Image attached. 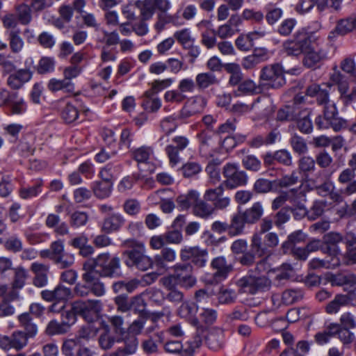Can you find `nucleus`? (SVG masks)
I'll return each mask as SVG.
<instances>
[{
	"label": "nucleus",
	"mask_w": 356,
	"mask_h": 356,
	"mask_svg": "<svg viewBox=\"0 0 356 356\" xmlns=\"http://www.w3.org/2000/svg\"><path fill=\"white\" fill-rule=\"evenodd\" d=\"M47 87L52 92L63 90L65 92L72 93L74 91V84L72 81L65 79H57L56 78L51 79L48 83Z\"/></svg>",
	"instance_id": "obj_26"
},
{
	"label": "nucleus",
	"mask_w": 356,
	"mask_h": 356,
	"mask_svg": "<svg viewBox=\"0 0 356 356\" xmlns=\"http://www.w3.org/2000/svg\"><path fill=\"white\" fill-rule=\"evenodd\" d=\"M205 99L201 96L191 97L179 111V118L187 119L202 112L205 106Z\"/></svg>",
	"instance_id": "obj_13"
},
{
	"label": "nucleus",
	"mask_w": 356,
	"mask_h": 356,
	"mask_svg": "<svg viewBox=\"0 0 356 356\" xmlns=\"http://www.w3.org/2000/svg\"><path fill=\"white\" fill-rule=\"evenodd\" d=\"M27 335L22 331H15L10 336L11 347L17 350L22 349L28 343Z\"/></svg>",
	"instance_id": "obj_43"
},
{
	"label": "nucleus",
	"mask_w": 356,
	"mask_h": 356,
	"mask_svg": "<svg viewBox=\"0 0 356 356\" xmlns=\"http://www.w3.org/2000/svg\"><path fill=\"white\" fill-rule=\"evenodd\" d=\"M323 115L330 121L331 127L334 131H339L346 126V121L337 116V108L333 102H328L324 106Z\"/></svg>",
	"instance_id": "obj_16"
},
{
	"label": "nucleus",
	"mask_w": 356,
	"mask_h": 356,
	"mask_svg": "<svg viewBox=\"0 0 356 356\" xmlns=\"http://www.w3.org/2000/svg\"><path fill=\"white\" fill-rule=\"evenodd\" d=\"M72 309L76 312L77 314L83 316L86 320H89L91 314L97 315L101 312L102 303L99 300L74 301L72 303Z\"/></svg>",
	"instance_id": "obj_9"
},
{
	"label": "nucleus",
	"mask_w": 356,
	"mask_h": 356,
	"mask_svg": "<svg viewBox=\"0 0 356 356\" xmlns=\"http://www.w3.org/2000/svg\"><path fill=\"white\" fill-rule=\"evenodd\" d=\"M131 157L138 163H147L154 156V149L143 145L131 151Z\"/></svg>",
	"instance_id": "obj_25"
},
{
	"label": "nucleus",
	"mask_w": 356,
	"mask_h": 356,
	"mask_svg": "<svg viewBox=\"0 0 356 356\" xmlns=\"http://www.w3.org/2000/svg\"><path fill=\"white\" fill-rule=\"evenodd\" d=\"M211 266L216 272L213 274V281L218 283L226 278L227 274L231 271V265L227 264L224 257H218L213 259Z\"/></svg>",
	"instance_id": "obj_20"
},
{
	"label": "nucleus",
	"mask_w": 356,
	"mask_h": 356,
	"mask_svg": "<svg viewBox=\"0 0 356 356\" xmlns=\"http://www.w3.org/2000/svg\"><path fill=\"white\" fill-rule=\"evenodd\" d=\"M98 333V328L94 325L87 324L82 326L78 331L76 339L78 341H89L94 339Z\"/></svg>",
	"instance_id": "obj_37"
},
{
	"label": "nucleus",
	"mask_w": 356,
	"mask_h": 356,
	"mask_svg": "<svg viewBox=\"0 0 356 356\" xmlns=\"http://www.w3.org/2000/svg\"><path fill=\"white\" fill-rule=\"evenodd\" d=\"M85 273L82 275L84 283L76 284L74 292L76 296L86 297L92 293L96 296H102L106 292V288L103 282L97 276V270L94 268H88V265L83 266Z\"/></svg>",
	"instance_id": "obj_1"
},
{
	"label": "nucleus",
	"mask_w": 356,
	"mask_h": 356,
	"mask_svg": "<svg viewBox=\"0 0 356 356\" xmlns=\"http://www.w3.org/2000/svg\"><path fill=\"white\" fill-rule=\"evenodd\" d=\"M222 175L225 178L224 185L229 189L245 186L248 177L245 172L239 169L237 163H227L223 167Z\"/></svg>",
	"instance_id": "obj_4"
},
{
	"label": "nucleus",
	"mask_w": 356,
	"mask_h": 356,
	"mask_svg": "<svg viewBox=\"0 0 356 356\" xmlns=\"http://www.w3.org/2000/svg\"><path fill=\"white\" fill-rule=\"evenodd\" d=\"M6 34L9 42V47L12 53L19 54L24 49L25 42L21 36L20 29L6 31Z\"/></svg>",
	"instance_id": "obj_22"
},
{
	"label": "nucleus",
	"mask_w": 356,
	"mask_h": 356,
	"mask_svg": "<svg viewBox=\"0 0 356 356\" xmlns=\"http://www.w3.org/2000/svg\"><path fill=\"white\" fill-rule=\"evenodd\" d=\"M306 235L300 230L294 232L288 236V240L282 243V248L284 250H288L291 246L297 243L304 241Z\"/></svg>",
	"instance_id": "obj_59"
},
{
	"label": "nucleus",
	"mask_w": 356,
	"mask_h": 356,
	"mask_svg": "<svg viewBox=\"0 0 356 356\" xmlns=\"http://www.w3.org/2000/svg\"><path fill=\"white\" fill-rule=\"evenodd\" d=\"M124 346L122 348L129 355L134 354L138 346V340L136 336L128 334L124 339Z\"/></svg>",
	"instance_id": "obj_58"
},
{
	"label": "nucleus",
	"mask_w": 356,
	"mask_h": 356,
	"mask_svg": "<svg viewBox=\"0 0 356 356\" xmlns=\"http://www.w3.org/2000/svg\"><path fill=\"white\" fill-rule=\"evenodd\" d=\"M194 211L200 217L207 218L213 213V209L209 204L198 199L194 206Z\"/></svg>",
	"instance_id": "obj_61"
},
{
	"label": "nucleus",
	"mask_w": 356,
	"mask_h": 356,
	"mask_svg": "<svg viewBox=\"0 0 356 356\" xmlns=\"http://www.w3.org/2000/svg\"><path fill=\"white\" fill-rule=\"evenodd\" d=\"M216 317L217 313L216 310L209 308H202L200 314V318L198 319L200 324L211 325L216 321Z\"/></svg>",
	"instance_id": "obj_57"
},
{
	"label": "nucleus",
	"mask_w": 356,
	"mask_h": 356,
	"mask_svg": "<svg viewBox=\"0 0 356 356\" xmlns=\"http://www.w3.org/2000/svg\"><path fill=\"white\" fill-rule=\"evenodd\" d=\"M54 262L60 268H67L72 266L74 263V256L72 253L65 252L57 257H55Z\"/></svg>",
	"instance_id": "obj_52"
},
{
	"label": "nucleus",
	"mask_w": 356,
	"mask_h": 356,
	"mask_svg": "<svg viewBox=\"0 0 356 356\" xmlns=\"http://www.w3.org/2000/svg\"><path fill=\"white\" fill-rule=\"evenodd\" d=\"M179 115H172L164 118L160 123V126L163 131L167 135L172 133L177 127V119Z\"/></svg>",
	"instance_id": "obj_45"
},
{
	"label": "nucleus",
	"mask_w": 356,
	"mask_h": 356,
	"mask_svg": "<svg viewBox=\"0 0 356 356\" xmlns=\"http://www.w3.org/2000/svg\"><path fill=\"white\" fill-rule=\"evenodd\" d=\"M248 224L241 210L237 211L231 216L229 223V235L236 236L244 233L245 225Z\"/></svg>",
	"instance_id": "obj_19"
},
{
	"label": "nucleus",
	"mask_w": 356,
	"mask_h": 356,
	"mask_svg": "<svg viewBox=\"0 0 356 356\" xmlns=\"http://www.w3.org/2000/svg\"><path fill=\"white\" fill-rule=\"evenodd\" d=\"M42 181L37 180L33 186H23L19 190L22 199L27 200L38 196L42 192Z\"/></svg>",
	"instance_id": "obj_36"
},
{
	"label": "nucleus",
	"mask_w": 356,
	"mask_h": 356,
	"mask_svg": "<svg viewBox=\"0 0 356 356\" xmlns=\"http://www.w3.org/2000/svg\"><path fill=\"white\" fill-rule=\"evenodd\" d=\"M112 187L111 181L104 180L94 181L92 185L94 195L99 199L108 197L111 194Z\"/></svg>",
	"instance_id": "obj_27"
},
{
	"label": "nucleus",
	"mask_w": 356,
	"mask_h": 356,
	"mask_svg": "<svg viewBox=\"0 0 356 356\" xmlns=\"http://www.w3.org/2000/svg\"><path fill=\"white\" fill-rule=\"evenodd\" d=\"M224 195V187L222 184L214 188H209L205 191L204 198L206 201L211 202L213 204Z\"/></svg>",
	"instance_id": "obj_60"
},
{
	"label": "nucleus",
	"mask_w": 356,
	"mask_h": 356,
	"mask_svg": "<svg viewBox=\"0 0 356 356\" xmlns=\"http://www.w3.org/2000/svg\"><path fill=\"white\" fill-rule=\"evenodd\" d=\"M252 111H254L260 118H266L273 111V106L270 98L259 97L251 104Z\"/></svg>",
	"instance_id": "obj_21"
},
{
	"label": "nucleus",
	"mask_w": 356,
	"mask_h": 356,
	"mask_svg": "<svg viewBox=\"0 0 356 356\" xmlns=\"http://www.w3.org/2000/svg\"><path fill=\"white\" fill-rule=\"evenodd\" d=\"M293 270L290 264H284L277 271L275 279L278 284L287 280L293 275Z\"/></svg>",
	"instance_id": "obj_53"
},
{
	"label": "nucleus",
	"mask_w": 356,
	"mask_h": 356,
	"mask_svg": "<svg viewBox=\"0 0 356 356\" xmlns=\"http://www.w3.org/2000/svg\"><path fill=\"white\" fill-rule=\"evenodd\" d=\"M173 38L184 47H190L195 42V38L192 36L189 29H183L175 32Z\"/></svg>",
	"instance_id": "obj_40"
},
{
	"label": "nucleus",
	"mask_w": 356,
	"mask_h": 356,
	"mask_svg": "<svg viewBox=\"0 0 356 356\" xmlns=\"http://www.w3.org/2000/svg\"><path fill=\"white\" fill-rule=\"evenodd\" d=\"M175 259V251L171 248H165L161 250L160 254L155 256L154 262L157 266L164 268L166 266V262H172Z\"/></svg>",
	"instance_id": "obj_39"
},
{
	"label": "nucleus",
	"mask_w": 356,
	"mask_h": 356,
	"mask_svg": "<svg viewBox=\"0 0 356 356\" xmlns=\"http://www.w3.org/2000/svg\"><path fill=\"white\" fill-rule=\"evenodd\" d=\"M243 216L248 222V224L252 225L257 222L264 214V207L261 202H257L252 204V205L246 209L245 211H242Z\"/></svg>",
	"instance_id": "obj_24"
},
{
	"label": "nucleus",
	"mask_w": 356,
	"mask_h": 356,
	"mask_svg": "<svg viewBox=\"0 0 356 356\" xmlns=\"http://www.w3.org/2000/svg\"><path fill=\"white\" fill-rule=\"evenodd\" d=\"M340 325L344 328L354 329L356 327V317L350 312H344L340 316Z\"/></svg>",
	"instance_id": "obj_64"
},
{
	"label": "nucleus",
	"mask_w": 356,
	"mask_h": 356,
	"mask_svg": "<svg viewBox=\"0 0 356 356\" xmlns=\"http://www.w3.org/2000/svg\"><path fill=\"white\" fill-rule=\"evenodd\" d=\"M270 280L265 277L245 276L239 279L236 284L241 293L254 294L270 286Z\"/></svg>",
	"instance_id": "obj_5"
},
{
	"label": "nucleus",
	"mask_w": 356,
	"mask_h": 356,
	"mask_svg": "<svg viewBox=\"0 0 356 356\" xmlns=\"http://www.w3.org/2000/svg\"><path fill=\"white\" fill-rule=\"evenodd\" d=\"M262 234L255 233L253 234L251 240V250L257 257H263L270 254V250L266 245V242L262 241Z\"/></svg>",
	"instance_id": "obj_28"
},
{
	"label": "nucleus",
	"mask_w": 356,
	"mask_h": 356,
	"mask_svg": "<svg viewBox=\"0 0 356 356\" xmlns=\"http://www.w3.org/2000/svg\"><path fill=\"white\" fill-rule=\"evenodd\" d=\"M218 81L214 74L211 72H202L195 77L196 86L200 90H204L209 86L218 83Z\"/></svg>",
	"instance_id": "obj_35"
},
{
	"label": "nucleus",
	"mask_w": 356,
	"mask_h": 356,
	"mask_svg": "<svg viewBox=\"0 0 356 356\" xmlns=\"http://www.w3.org/2000/svg\"><path fill=\"white\" fill-rule=\"evenodd\" d=\"M88 268L97 270V276L118 277L120 275V261L117 257H111L108 253L100 254L92 264H85Z\"/></svg>",
	"instance_id": "obj_3"
},
{
	"label": "nucleus",
	"mask_w": 356,
	"mask_h": 356,
	"mask_svg": "<svg viewBox=\"0 0 356 356\" xmlns=\"http://www.w3.org/2000/svg\"><path fill=\"white\" fill-rule=\"evenodd\" d=\"M196 88L195 81L193 79L187 77L181 79L178 83L177 88L185 95L186 93H193Z\"/></svg>",
	"instance_id": "obj_62"
},
{
	"label": "nucleus",
	"mask_w": 356,
	"mask_h": 356,
	"mask_svg": "<svg viewBox=\"0 0 356 356\" xmlns=\"http://www.w3.org/2000/svg\"><path fill=\"white\" fill-rule=\"evenodd\" d=\"M349 298L346 295L337 294L334 298L325 306V312L328 314L338 313L341 307L348 305Z\"/></svg>",
	"instance_id": "obj_31"
},
{
	"label": "nucleus",
	"mask_w": 356,
	"mask_h": 356,
	"mask_svg": "<svg viewBox=\"0 0 356 356\" xmlns=\"http://www.w3.org/2000/svg\"><path fill=\"white\" fill-rule=\"evenodd\" d=\"M298 168L300 171L305 174L312 172L316 169V161L309 156H304L298 161Z\"/></svg>",
	"instance_id": "obj_49"
},
{
	"label": "nucleus",
	"mask_w": 356,
	"mask_h": 356,
	"mask_svg": "<svg viewBox=\"0 0 356 356\" xmlns=\"http://www.w3.org/2000/svg\"><path fill=\"white\" fill-rule=\"evenodd\" d=\"M355 172L350 168L343 170L339 175L337 181L341 184H346V186L342 189V193L346 195H351L356 193Z\"/></svg>",
	"instance_id": "obj_14"
},
{
	"label": "nucleus",
	"mask_w": 356,
	"mask_h": 356,
	"mask_svg": "<svg viewBox=\"0 0 356 356\" xmlns=\"http://www.w3.org/2000/svg\"><path fill=\"white\" fill-rule=\"evenodd\" d=\"M4 248L10 252L17 253L22 250L23 243L18 236L13 235L5 241Z\"/></svg>",
	"instance_id": "obj_47"
},
{
	"label": "nucleus",
	"mask_w": 356,
	"mask_h": 356,
	"mask_svg": "<svg viewBox=\"0 0 356 356\" xmlns=\"http://www.w3.org/2000/svg\"><path fill=\"white\" fill-rule=\"evenodd\" d=\"M144 334L149 338L150 336H153L159 343H163L165 338L164 332L159 330L157 324L154 321L145 327Z\"/></svg>",
	"instance_id": "obj_46"
},
{
	"label": "nucleus",
	"mask_w": 356,
	"mask_h": 356,
	"mask_svg": "<svg viewBox=\"0 0 356 356\" xmlns=\"http://www.w3.org/2000/svg\"><path fill=\"white\" fill-rule=\"evenodd\" d=\"M199 193L191 191L186 194H182L177 197L176 202L181 210H186L191 206H195L199 198Z\"/></svg>",
	"instance_id": "obj_30"
},
{
	"label": "nucleus",
	"mask_w": 356,
	"mask_h": 356,
	"mask_svg": "<svg viewBox=\"0 0 356 356\" xmlns=\"http://www.w3.org/2000/svg\"><path fill=\"white\" fill-rule=\"evenodd\" d=\"M242 164L248 170L257 172L261 168V161L254 155H246L242 159Z\"/></svg>",
	"instance_id": "obj_54"
},
{
	"label": "nucleus",
	"mask_w": 356,
	"mask_h": 356,
	"mask_svg": "<svg viewBox=\"0 0 356 356\" xmlns=\"http://www.w3.org/2000/svg\"><path fill=\"white\" fill-rule=\"evenodd\" d=\"M197 310L198 307L195 303L184 302L179 307L177 314L181 318L188 321L193 326L200 327V322L198 318L196 317Z\"/></svg>",
	"instance_id": "obj_17"
},
{
	"label": "nucleus",
	"mask_w": 356,
	"mask_h": 356,
	"mask_svg": "<svg viewBox=\"0 0 356 356\" xmlns=\"http://www.w3.org/2000/svg\"><path fill=\"white\" fill-rule=\"evenodd\" d=\"M309 115L310 111L305 110L299 115L297 119L298 129L305 134L311 132L313 128Z\"/></svg>",
	"instance_id": "obj_42"
},
{
	"label": "nucleus",
	"mask_w": 356,
	"mask_h": 356,
	"mask_svg": "<svg viewBox=\"0 0 356 356\" xmlns=\"http://www.w3.org/2000/svg\"><path fill=\"white\" fill-rule=\"evenodd\" d=\"M310 40L306 33H300L296 35L293 40L284 42L283 48L288 55L298 56L303 54Z\"/></svg>",
	"instance_id": "obj_11"
},
{
	"label": "nucleus",
	"mask_w": 356,
	"mask_h": 356,
	"mask_svg": "<svg viewBox=\"0 0 356 356\" xmlns=\"http://www.w3.org/2000/svg\"><path fill=\"white\" fill-rule=\"evenodd\" d=\"M88 220V216L83 211H75L70 216V223L73 227H79L85 225Z\"/></svg>",
	"instance_id": "obj_55"
},
{
	"label": "nucleus",
	"mask_w": 356,
	"mask_h": 356,
	"mask_svg": "<svg viewBox=\"0 0 356 356\" xmlns=\"http://www.w3.org/2000/svg\"><path fill=\"white\" fill-rule=\"evenodd\" d=\"M115 341V338L111 333L109 325H103L102 332L98 338L99 347L105 350H108L113 346Z\"/></svg>",
	"instance_id": "obj_33"
},
{
	"label": "nucleus",
	"mask_w": 356,
	"mask_h": 356,
	"mask_svg": "<svg viewBox=\"0 0 356 356\" xmlns=\"http://www.w3.org/2000/svg\"><path fill=\"white\" fill-rule=\"evenodd\" d=\"M130 246L132 249L126 250L122 253V259L124 264L129 268L145 271L153 265L152 259L145 254V247L143 243L131 241Z\"/></svg>",
	"instance_id": "obj_2"
},
{
	"label": "nucleus",
	"mask_w": 356,
	"mask_h": 356,
	"mask_svg": "<svg viewBox=\"0 0 356 356\" xmlns=\"http://www.w3.org/2000/svg\"><path fill=\"white\" fill-rule=\"evenodd\" d=\"M125 219L120 213H113L106 217L102 225V230L105 233L118 232L124 225Z\"/></svg>",
	"instance_id": "obj_18"
},
{
	"label": "nucleus",
	"mask_w": 356,
	"mask_h": 356,
	"mask_svg": "<svg viewBox=\"0 0 356 356\" xmlns=\"http://www.w3.org/2000/svg\"><path fill=\"white\" fill-rule=\"evenodd\" d=\"M14 273L13 287L22 289L24 286L28 277V271L24 267L18 266L14 269Z\"/></svg>",
	"instance_id": "obj_44"
},
{
	"label": "nucleus",
	"mask_w": 356,
	"mask_h": 356,
	"mask_svg": "<svg viewBox=\"0 0 356 356\" xmlns=\"http://www.w3.org/2000/svg\"><path fill=\"white\" fill-rule=\"evenodd\" d=\"M186 95L177 88V90H170L165 92L163 98L165 102L180 104L186 99Z\"/></svg>",
	"instance_id": "obj_51"
},
{
	"label": "nucleus",
	"mask_w": 356,
	"mask_h": 356,
	"mask_svg": "<svg viewBox=\"0 0 356 356\" xmlns=\"http://www.w3.org/2000/svg\"><path fill=\"white\" fill-rule=\"evenodd\" d=\"M11 104V111L13 114L20 115L26 111V104L22 98L17 97V93H13L10 102Z\"/></svg>",
	"instance_id": "obj_50"
},
{
	"label": "nucleus",
	"mask_w": 356,
	"mask_h": 356,
	"mask_svg": "<svg viewBox=\"0 0 356 356\" xmlns=\"http://www.w3.org/2000/svg\"><path fill=\"white\" fill-rule=\"evenodd\" d=\"M31 8L25 1L15 6L16 17L22 25H28L32 20Z\"/></svg>",
	"instance_id": "obj_32"
},
{
	"label": "nucleus",
	"mask_w": 356,
	"mask_h": 356,
	"mask_svg": "<svg viewBox=\"0 0 356 356\" xmlns=\"http://www.w3.org/2000/svg\"><path fill=\"white\" fill-rule=\"evenodd\" d=\"M302 59L303 65L308 67H313L327 58L326 51L320 47L317 44L310 40L307 44Z\"/></svg>",
	"instance_id": "obj_8"
},
{
	"label": "nucleus",
	"mask_w": 356,
	"mask_h": 356,
	"mask_svg": "<svg viewBox=\"0 0 356 356\" xmlns=\"http://www.w3.org/2000/svg\"><path fill=\"white\" fill-rule=\"evenodd\" d=\"M31 270L34 273L33 284L39 288L44 287L48 284V273L49 266L47 264L33 262L31 266Z\"/></svg>",
	"instance_id": "obj_15"
},
{
	"label": "nucleus",
	"mask_w": 356,
	"mask_h": 356,
	"mask_svg": "<svg viewBox=\"0 0 356 356\" xmlns=\"http://www.w3.org/2000/svg\"><path fill=\"white\" fill-rule=\"evenodd\" d=\"M304 297V292L300 289H286L282 295V302L286 305H290L301 300Z\"/></svg>",
	"instance_id": "obj_34"
},
{
	"label": "nucleus",
	"mask_w": 356,
	"mask_h": 356,
	"mask_svg": "<svg viewBox=\"0 0 356 356\" xmlns=\"http://www.w3.org/2000/svg\"><path fill=\"white\" fill-rule=\"evenodd\" d=\"M68 332L67 325L56 320L50 321L45 328L44 332L48 336L61 335Z\"/></svg>",
	"instance_id": "obj_41"
},
{
	"label": "nucleus",
	"mask_w": 356,
	"mask_h": 356,
	"mask_svg": "<svg viewBox=\"0 0 356 356\" xmlns=\"http://www.w3.org/2000/svg\"><path fill=\"white\" fill-rule=\"evenodd\" d=\"M61 116L67 123L74 122L79 117L77 108L70 102H62Z\"/></svg>",
	"instance_id": "obj_38"
},
{
	"label": "nucleus",
	"mask_w": 356,
	"mask_h": 356,
	"mask_svg": "<svg viewBox=\"0 0 356 356\" xmlns=\"http://www.w3.org/2000/svg\"><path fill=\"white\" fill-rule=\"evenodd\" d=\"M284 70L279 64L264 67L261 72L260 78L264 84L274 88L281 87L285 83L283 75Z\"/></svg>",
	"instance_id": "obj_6"
},
{
	"label": "nucleus",
	"mask_w": 356,
	"mask_h": 356,
	"mask_svg": "<svg viewBox=\"0 0 356 356\" xmlns=\"http://www.w3.org/2000/svg\"><path fill=\"white\" fill-rule=\"evenodd\" d=\"M102 37L98 38L99 42L106 44L107 46L116 45L120 42V35L116 31L108 32L105 30L102 31Z\"/></svg>",
	"instance_id": "obj_48"
},
{
	"label": "nucleus",
	"mask_w": 356,
	"mask_h": 356,
	"mask_svg": "<svg viewBox=\"0 0 356 356\" xmlns=\"http://www.w3.org/2000/svg\"><path fill=\"white\" fill-rule=\"evenodd\" d=\"M55 67V59L51 57H42L38 63V71L40 74L53 72Z\"/></svg>",
	"instance_id": "obj_56"
},
{
	"label": "nucleus",
	"mask_w": 356,
	"mask_h": 356,
	"mask_svg": "<svg viewBox=\"0 0 356 356\" xmlns=\"http://www.w3.org/2000/svg\"><path fill=\"white\" fill-rule=\"evenodd\" d=\"M216 33L215 30H211V31H204L202 32V33H201L202 44L208 49L213 48L216 43Z\"/></svg>",
	"instance_id": "obj_63"
},
{
	"label": "nucleus",
	"mask_w": 356,
	"mask_h": 356,
	"mask_svg": "<svg viewBox=\"0 0 356 356\" xmlns=\"http://www.w3.org/2000/svg\"><path fill=\"white\" fill-rule=\"evenodd\" d=\"M325 252L329 254L330 259H320L318 258L312 259L309 263V268L313 270H318L321 268H334L339 266L340 259L338 257L339 250L336 247L328 248Z\"/></svg>",
	"instance_id": "obj_10"
},
{
	"label": "nucleus",
	"mask_w": 356,
	"mask_h": 356,
	"mask_svg": "<svg viewBox=\"0 0 356 356\" xmlns=\"http://www.w3.org/2000/svg\"><path fill=\"white\" fill-rule=\"evenodd\" d=\"M72 296V290L59 284L53 290H43L41 297L47 302H65Z\"/></svg>",
	"instance_id": "obj_12"
},
{
	"label": "nucleus",
	"mask_w": 356,
	"mask_h": 356,
	"mask_svg": "<svg viewBox=\"0 0 356 356\" xmlns=\"http://www.w3.org/2000/svg\"><path fill=\"white\" fill-rule=\"evenodd\" d=\"M173 273L178 280L179 286L188 289L193 287L197 280L193 274V268L189 263H177L173 266Z\"/></svg>",
	"instance_id": "obj_7"
},
{
	"label": "nucleus",
	"mask_w": 356,
	"mask_h": 356,
	"mask_svg": "<svg viewBox=\"0 0 356 356\" xmlns=\"http://www.w3.org/2000/svg\"><path fill=\"white\" fill-rule=\"evenodd\" d=\"M32 76V74L29 70H19L11 74L8 79L7 84L13 89L21 88L24 83L29 81Z\"/></svg>",
	"instance_id": "obj_23"
},
{
	"label": "nucleus",
	"mask_w": 356,
	"mask_h": 356,
	"mask_svg": "<svg viewBox=\"0 0 356 356\" xmlns=\"http://www.w3.org/2000/svg\"><path fill=\"white\" fill-rule=\"evenodd\" d=\"M18 319L21 326L24 329V334L27 337L33 338L38 334V327L35 324L29 313H23L18 316Z\"/></svg>",
	"instance_id": "obj_29"
}]
</instances>
